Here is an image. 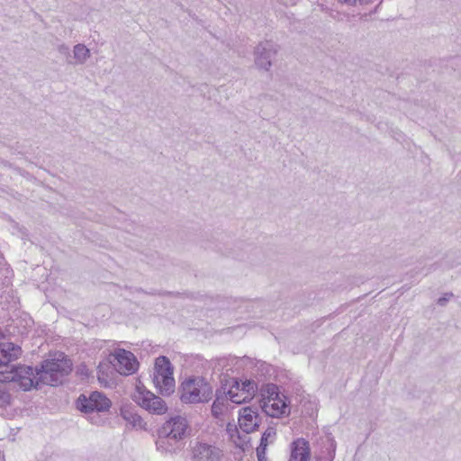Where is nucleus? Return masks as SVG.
Segmentation results:
<instances>
[{"mask_svg":"<svg viewBox=\"0 0 461 461\" xmlns=\"http://www.w3.org/2000/svg\"><path fill=\"white\" fill-rule=\"evenodd\" d=\"M188 421L185 417L175 416L167 420L158 430L157 449L174 453L180 448V442L186 437Z\"/></svg>","mask_w":461,"mask_h":461,"instance_id":"obj_1","label":"nucleus"},{"mask_svg":"<svg viewBox=\"0 0 461 461\" xmlns=\"http://www.w3.org/2000/svg\"><path fill=\"white\" fill-rule=\"evenodd\" d=\"M47 359L41 363V368H36V375L40 383L49 385H57L71 371V361L65 357Z\"/></svg>","mask_w":461,"mask_h":461,"instance_id":"obj_2","label":"nucleus"},{"mask_svg":"<svg viewBox=\"0 0 461 461\" xmlns=\"http://www.w3.org/2000/svg\"><path fill=\"white\" fill-rule=\"evenodd\" d=\"M181 401L185 403L208 402L212 396V387L203 377L189 378L182 383Z\"/></svg>","mask_w":461,"mask_h":461,"instance_id":"obj_3","label":"nucleus"},{"mask_svg":"<svg viewBox=\"0 0 461 461\" xmlns=\"http://www.w3.org/2000/svg\"><path fill=\"white\" fill-rule=\"evenodd\" d=\"M153 383L163 395H170L175 391L173 367L167 357L160 356L156 359Z\"/></svg>","mask_w":461,"mask_h":461,"instance_id":"obj_4","label":"nucleus"},{"mask_svg":"<svg viewBox=\"0 0 461 461\" xmlns=\"http://www.w3.org/2000/svg\"><path fill=\"white\" fill-rule=\"evenodd\" d=\"M8 382L16 383L23 391H29L32 387H37L40 381L38 375L32 367L28 366H14L5 376Z\"/></svg>","mask_w":461,"mask_h":461,"instance_id":"obj_5","label":"nucleus"},{"mask_svg":"<svg viewBox=\"0 0 461 461\" xmlns=\"http://www.w3.org/2000/svg\"><path fill=\"white\" fill-rule=\"evenodd\" d=\"M77 407L82 412L104 411L111 407V401L102 393L92 392L88 396L81 394Z\"/></svg>","mask_w":461,"mask_h":461,"instance_id":"obj_6","label":"nucleus"},{"mask_svg":"<svg viewBox=\"0 0 461 461\" xmlns=\"http://www.w3.org/2000/svg\"><path fill=\"white\" fill-rule=\"evenodd\" d=\"M109 362L121 375H129L138 368V362L135 356L125 349H116L109 357Z\"/></svg>","mask_w":461,"mask_h":461,"instance_id":"obj_7","label":"nucleus"},{"mask_svg":"<svg viewBox=\"0 0 461 461\" xmlns=\"http://www.w3.org/2000/svg\"><path fill=\"white\" fill-rule=\"evenodd\" d=\"M135 401L149 413L163 415L167 411L165 401L149 391H138Z\"/></svg>","mask_w":461,"mask_h":461,"instance_id":"obj_8","label":"nucleus"},{"mask_svg":"<svg viewBox=\"0 0 461 461\" xmlns=\"http://www.w3.org/2000/svg\"><path fill=\"white\" fill-rule=\"evenodd\" d=\"M194 461H220L222 451L216 446L204 441H195L191 446Z\"/></svg>","mask_w":461,"mask_h":461,"instance_id":"obj_9","label":"nucleus"},{"mask_svg":"<svg viewBox=\"0 0 461 461\" xmlns=\"http://www.w3.org/2000/svg\"><path fill=\"white\" fill-rule=\"evenodd\" d=\"M277 46L271 41L260 42L254 50L255 64L258 68L268 70L272 66V59L277 53Z\"/></svg>","mask_w":461,"mask_h":461,"instance_id":"obj_10","label":"nucleus"},{"mask_svg":"<svg viewBox=\"0 0 461 461\" xmlns=\"http://www.w3.org/2000/svg\"><path fill=\"white\" fill-rule=\"evenodd\" d=\"M261 417L257 406L243 407L239 411V427L245 433L249 434L258 429Z\"/></svg>","mask_w":461,"mask_h":461,"instance_id":"obj_11","label":"nucleus"},{"mask_svg":"<svg viewBox=\"0 0 461 461\" xmlns=\"http://www.w3.org/2000/svg\"><path fill=\"white\" fill-rule=\"evenodd\" d=\"M291 453L288 461H309L311 457L310 443L299 438L294 440L290 446Z\"/></svg>","mask_w":461,"mask_h":461,"instance_id":"obj_12","label":"nucleus"},{"mask_svg":"<svg viewBox=\"0 0 461 461\" xmlns=\"http://www.w3.org/2000/svg\"><path fill=\"white\" fill-rule=\"evenodd\" d=\"M22 354V348L14 344H2L0 348V374H4V368L7 367L9 363L16 360Z\"/></svg>","mask_w":461,"mask_h":461,"instance_id":"obj_13","label":"nucleus"},{"mask_svg":"<svg viewBox=\"0 0 461 461\" xmlns=\"http://www.w3.org/2000/svg\"><path fill=\"white\" fill-rule=\"evenodd\" d=\"M271 395L264 402L261 406L262 410L266 412L267 415L271 417H278L282 414H285L288 410V406L285 402L278 396L272 397Z\"/></svg>","mask_w":461,"mask_h":461,"instance_id":"obj_14","label":"nucleus"},{"mask_svg":"<svg viewBox=\"0 0 461 461\" xmlns=\"http://www.w3.org/2000/svg\"><path fill=\"white\" fill-rule=\"evenodd\" d=\"M120 414L132 429L147 430V423L140 415L138 414L135 407L128 404L122 405L120 410Z\"/></svg>","mask_w":461,"mask_h":461,"instance_id":"obj_15","label":"nucleus"},{"mask_svg":"<svg viewBox=\"0 0 461 461\" xmlns=\"http://www.w3.org/2000/svg\"><path fill=\"white\" fill-rule=\"evenodd\" d=\"M90 56V50L85 44L77 43L73 48L72 59H67V62L74 66L84 65Z\"/></svg>","mask_w":461,"mask_h":461,"instance_id":"obj_16","label":"nucleus"},{"mask_svg":"<svg viewBox=\"0 0 461 461\" xmlns=\"http://www.w3.org/2000/svg\"><path fill=\"white\" fill-rule=\"evenodd\" d=\"M227 394L229 400L237 404L245 402L251 398L250 393L241 391L240 384L237 381H235V384L230 387Z\"/></svg>","mask_w":461,"mask_h":461,"instance_id":"obj_17","label":"nucleus"},{"mask_svg":"<svg viewBox=\"0 0 461 461\" xmlns=\"http://www.w3.org/2000/svg\"><path fill=\"white\" fill-rule=\"evenodd\" d=\"M227 401L226 396L220 395L219 392L216 393V399L212 405V414L214 418L220 419L223 415Z\"/></svg>","mask_w":461,"mask_h":461,"instance_id":"obj_18","label":"nucleus"},{"mask_svg":"<svg viewBox=\"0 0 461 461\" xmlns=\"http://www.w3.org/2000/svg\"><path fill=\"white\" fill-rule=\"evenodd\" d=\"M226 432L229 435L230 440L240 447H242L246 443V436L242 437L240 433L238 427L235 424L228 423L226 427Z\"/></svg>","mask_w":461,"mask_h":461,"instance_id":"obj_19","label":"nucleus"},{"mask_svg":"<svg viewBox=\"0 0 461 461\" xmlns=\"http://www.w3.org/2000/svg\"><path fill=\"white\" fill-rule=\"evenodd\" d=\"M276 435V430L273 427H268L264 433L262 434L260 444L258 447H264L267 448L268 444H271L274 442L275 438Z\"/></svg>","mask_w":461,"mask_h":461,"instance_id":"obj_20","label":"nucleus"},{"mask_svg":"<svg viewBox=\"0 0 461 461\" xmlns=\"http://www.w3.org/2000/svg\"><path fill=\"white\" fill-rule=\"evenodd\" d=\"M7 379L0 380V402L9 403L11 395L8 393Z\"/></svg>","mask_w":461,"mask_h":461,"instance_id":"obj_21","label":"nucleus"},{"mask_svg":"<svg viewBox=\"0 0 461 461\" xmlns=\"http://www.w3.org/2000/svg\"><path fill=\"white\" fill-rule=\"evenodd\" d=\"M255 387H256V384L254 382L246 381V382L242 383V384H241V391L250 393V396H251L255 392Z\"/></svg>","mask_w":461,"mask_h":461,"instance_id":"obj_22","label":"nucleus"},{"mask_svg":"<svg viewBox=\"0 0 461 461\" xmlns=\"http://www.w3.org/2000/svg\"><path fill=\"white\" fill-rule=\"evenodd\" d=\"M57 50L61 55L68 57V59H69L71 58L70 49L67 44L63 43V44L59 45Z\"/></svg>","mask_w":461,"mask_h":461,"instance_id":"obj_23","label":"nucleus"},{"mask_svg":"<svg viewBox=\"0 0 461 461\" xmlns=\"http://www.w3.org/2000/svg\"><path fill=\"white\" fill-rule=\"evenodd\" d=\"M453 296L454 294L452 293H446L442 297L438 299L437 303L440 306H445Z\"/></svg>","mask_w":461,"mask_h":461,"instance_id":"obj_24","label":"nucleus"},{"mask_svg":"<svg viewBox=\"0 0 461 461\" xmlns=\"http://www.w3.org/2000/svg\"><path fill=\"white\" fill-rule=\"evenodd\" d=\"M340 3H343V4H347V5H356L357 2L360 4V5H368L369 3L372 2V0H339Z\"/></svg>","mask_w":461,"mask_h":461,"instance_id":"obj_25","label":"nucleus"},{"mask_svg":"<svg viewBox=\"0 0 461 461\" xmlns=\"http://www.w3.org/2000/svg\"><path fill=\"white\" fill-rule=\"evenodd\" d=\"M266 450H267V448H265L264 447H257V456H258V461H266L267 460Z\"/></svg>","mask_w":461,"mask_h":461,"instance_id":"obj_26","label":"nucleus"},{"mask_svg":"<svg viewBox=\"0 0 461 461\" xmlns=\"http://www.w3.org/2000/svg\"><path fill=\"white\" fill-rule=\"evenodd\" d=\"M329 456L328 461H332L335 456V444L333 440H330V442Z\"/></svg>","mask_w":461,"mask_h":461,"instance_id":"obj_27","label":"nucleus"},{"mask_svg":"<svg viewBox=\"0 0 461 461\" xmlns=\"http://www.w3.org/2000/svg\"><path fill=\"white\" fill-rule=\"evenodd\" d=\"M78 372H80V374L86 377L89 375V370L85 365H82L78 367Z\"/></svg>","mask_w":461,"mask_h":461,"instance_id":"obj_28","label":"nucleus"},{"mask_svg":"<svg viewBox=\"0 0 461 461\" xmlns=\"http://www.w3.org/2000/svg\"><path fill=\"white\" fill-rule=\"evenodd\" d=\"M104 375L103 371H102V365L100 364L98 366V380L101 381L103 378H102V375Z\"/></svg>","mask_w":461,"mask_h":461,"instance_id":"obj_29","label":"nucleus"}]
</instances>
